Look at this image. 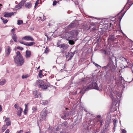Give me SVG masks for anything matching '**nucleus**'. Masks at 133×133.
I'll use <instances>...</instances> for the list:
<instances>
[{"label":"nucleus","instance_id":"obj_22","mask_svg":"<svg viewBox=\"0 0 133 133\" xmlns=\"http://www.w3.org/2000/svg\"><path fill=\"white\" fill-rule=\"evenodd\" d=\"M41 1L39 0H37L36 2L34 8H36V7L38 5V4L41 2Z\"/></svg>","mask_w":133,"mask_h":133},{"label":"nucleus","instance_id":"obj_39","mask_svg":"<svg viewBox=\"0 0 133 133\" xmlns=\"http://www.w3.org/2000/svg\"><path fill=\"white\" fill-rule=\"evenodd\" d=\"M121 131L122 133H127V131L126 130L124 129H121Z\"/></svg>","mask_w":133,"mask_h":133},{"label":"nucleus","instance_id":"obj_30","mask_svg":"<svg viewBox=\"0 0 133 133\" xmlns=\"http://www.w3.org/2000/svg\"><path fill=\"white\" fill-rule=\"evenodd\" d=\"M38 75L39 76V77L40 78H41L42 77V70H39Z\"/></svg>","mask_w":133,"mask_h":133},{"label":"nucleus","instance_id":"obj_21","mask_svg":"<svg viewBox=\"0 0 133 133\" xmlns=\"http://www.w3.org/2000/svg\"><path fill=\"white\" fill-rule=\"evenodd\" d=\"M6 81L5 79H3L0 80V85H4L6 83Z\"/></svg>","mask_w":133,"mask_h":133},{"label":"nucleus","instance_id":"obj_64","mask_svg":"<svg viewBox=\"0 0 133 133\" xmlns=\"http://www.w3.org/2000/svg\"><path fill=\"white\" fill-rule=\"evenodd\" d=\"M57 3H59V1H57Z\"/></svg>","mask_w":133,"mask_h":133},{"label":"nucleus","instance_id":"obj_32","mask_svg":"<svg viewBox=\"0 0 133 133\" xmlns=\"http://www.w3.org/2000/svg\"><path fill=\"white\" fill-rule=\"evenodd\" d=\"M1 19L3 21V22L4 24L8 22V20L7 19L4 20L3 18H1Z\"/></svg>","mask_w":133,"mask_h":133},{"label":"nucleus","instance_id":"obj_13","mask_svg":"<svg viewBox=\"0 0 133 133\" xmlns=\"http://www.w3.org/2000/svg\"><path fill=\"white\" fill-rule=\"evenodd\" d=\"M25 8L27 9H30L32 6V4L30 2H27L25 4Z\"/></svg>","mask_w":133,"mask_h":133},{"label":"nucleus","instance_id":"obj_24","mask_svg":"<svg viewBox=\"0 0 133 133\" xmlns=\"http://www.w3.org/2000/svg\"><path fill=\"white\" fill-rule=\"evenodd\" d=\"M38 92L36 91H35L33 92V94L34 95V96L35 98H37L38 97Z\"/></svg>","mask_w":133,"mask_h":133},{"label":"nucleus","instance_id":"obj_62","mask_svg":"<svg viewBox=\"0 0 133 133\" xmlns=\"http://www.w3.org/2000/svg\"><path fill=\"white\" fill-rule=\"evenodd\" d=\"M112 99H113V96H112V97H111Z\"/></svg>","mask_w":133,"mask_h":133},{"label":"nucleus","instance_id":"obj_63","mask_svg":"<svg viewBox=\"0 0 133 133\" xmlns=\"http://www.w3.org/2000/svg\"><path fill=\"white\" fill-rule=\"evenodd\" d=\"M65 0L66 1H70V0Z\"/></svg>","mask_w":133,"mask_h":133},{"label":"nucleus","instance_id":"obj_57","mask_svg":"<svg viewBox=\"0 0 133 133\" xmlns=\"http://www.w3.org/2000/svg\"><path fill=\"white\" fill-rule=\"evenodd\" d=\"M73 55H71V56H70V58H71L73 56Z\"/></svg>","mask_w":133,"mask_h":133},{"label":"nucleus","instance_id":"obj_3","mask_svg":"<svg viewBox=\"0 0 133 133\" xmlns=\"http://www.w3.org/2000/svg\"><path fill=\"white\" fill-rule=\"evenodd\" d=\"M68 33L69 34L70 36L67 38V40H72L73 38L75 37H76L78 34V31L77 30L71 31L69 32Z\"/></svg>","mask_w":133,"mask_h":133},{"label":"nucleus","instance_id":"obj_55","mask_svg":"<svg viewBox=\"0 0 133 133\" xmlns=\"http://www.w3.org/2000/svg\"><path fill=\"white\" fill-rule=\"evenodd\" d=\"M30 131H29L28 132H26L25 133H30Z\"/></svg>","mask_w":133,"mask_h":133},{"label":"nucleus","instance_id":"obj_11","mask_svg":"<svg viewBox=\"0 0 133 133\" xmlns=\"http://www.w3.org/2000/svg\"><path fill=\"white\" fill-rule=\"evenodd\" d=\"M11 35L12 38L13 39L14 41L15 42H17L18 37L16 34L15 33V32H13L12 33H11Z\"/></svg>","mask_w":133,"mask_h":133},{"label":"nucleus","instance_id":"obj_25","mask_svg":"<svg viewBox=\"0 0 133 133\" xmlns=\"http://www.w3.org/2000/svg\"><path fill=\"white\" fill-rule=\"evenodd\" d=\"M116 121L117 120L115 119H114L113 120V123L114 126V129H115V128L116 127Z\"/></svg>","mask_w":133,"mask_h":133},{"label":"nucleus","instance_id":"obj_9","mask_svg":"<svg viewBox=\"0 0 133 133\" xmlns=\"http://www.w3.org/2000/svg\"><path fill=\"white\" fill-rule=\"evenodd\" d=\"M15 12H5L3 16L5 17H10L12 15H14V14Z\"/></svg>","mask_w":133,"mask_h":133},{"label":"nucleus","instance_id":"obj_34","mask_svg":"<svg viewBox=\"0 0 133 133\" xmlns=\"http://www.w3.org/2000/svg\"><path fill=\"white\" fill-rule=\"evenodd\" d=\"M130 2L131 1H130L129 0H128V2L127 3V4H129V5L130 7L133 4V3L131 4Z\"/></svg>","mask_w":133,"mask_h":133},{"label":"nucleus","instance_id":"obj_50","mask_svg":"<svg viewBox=\"0 0 133 133\" xmlns=\"http://www.w3.org/2000/svg\"><path fill=\"white\" fill-rule=\"evenodd\" d=\"M2 4H0V10H1V8H2Z\"/></svg>","mask_w":133,"mask_h":133},{"label":"nucleus","instance_id":"obj_56","mask_svg":"<svg viewBox=\"0 0 133 133\" xmlns=\"http://www.w3.org/2000/svg\"><path fill=\"white\" fill-rule=\"evenodd\" d=\"M95 28H93L92 29V30H94L95 29Z\"/></svg>","mask_w":133,"mask_h":133},{"label":"nucleus","instance_id":"obj_60","mask_svg":"<svg viewBox=\"0 0 133 133\" xmlns=\"http://www.w3.org/2000/svg\"><path fill=\"white\" fill-rule=\"evenodd\" d=\"M39 68H40V66H39V67L37 68V69H39Z\"/></svg>","mask_w":133,"mask_h":133},{"label":"nucleus","instance_id":"obj_27","mask_svg":"<svg viewBox=\"0 0 133 133\" xmlns=\"http://www.w3.org/2000/svg\"><path fill=\"white\" fill-rule=\"evenodd\" d=\"M122 60L123 61H125L128 64L129 62V60H128L127 59H126L124 57L122 58Z\"/></svg>","mask_w":133,"mask_h":133},{"label":"nucleus","instance_id":"obj_33","mask_svg":"<svg viewBox=\"0 0 133 133\" xmlns=\"http://www.w3.org/2000/svg\"><path fill=\"white\" fill-rule=\"evenodd\" d=\"M7 128V127H6L5 125H4L3 127L2 128V131H4Z\"/></svg>","mask_w":133,"mask_h":133},{"label":"nucleus","instance_id":"obj_48","mask_svg":"<svg viewBox=\"0 0 133 133\" xmlns=\"http://www.w3.org/2000/svg\"><path fill=\"white\" fill-rule=\"evenodd\" d=\"M43 19H42V20L44 21L46 19V18H45V17L44 16V15H43Z\"/></svg>","mask_w":133,"mask_h":133},{"label":"nucleus","instance_id":"obj_15","mask_svg":"<svg viewBox=\"0 0 133 133\" xmlns=\"http://www.w3.org/2000/svg\"><path fill=\"white\" fill-rule=\"evenodd\" d=\"M5 122H6V125L7 126H8L11 124V122L9 118L6 117L5 118L4 121Z\"/></svg>","mask_w":133,"mask_h":133},{"label":"nucleus","instance_id":"obj_40","mask_svg":"<svg viewBox=\"0 0 133 133\" xmlns=\"http://www.w3.org/2000/svg\"><path fill=\"white\" fill-rule=\"evenodd\" d=\"M27 110H28L27 109H25L24 110V111H23V112H24V115H26L27 114L26 111H27Z\"/></svg>","mask_w":133,"mask_h":133},{"label":"nucleus","instance_id":"obj_37","mask_svg":"<svg viewBox=\"0 0 133 133\" xmlns=\"http://www.w3.org/2000/svg\"><path fill=\"white\" fill-rule=\"evenodd\" d=\"M57 3V1L56 0H54L53 3V5L54 6H55L56 5Z\"/></svg>","mask_w":133,"mask_h":133},{"label":"nucleus","instance_id":"obj_38","mask_svg":"<svg viewBox=\"0 0 133 133\" xmlns=\"http://www.w3.org/2000/svg\"><path fill=\"white\" fill-rule=\"evenodd\" d=\"M18 105L17 104H16L14 105V107L16 109H18Z\"/></svg>","mask_w":133,"mask_h":133},{"label":"nucleus","instance_id":"obj_18","mask_svg":"<svg viewBox=\"0 0 133 133\" xmlns=\"http://www.w3.org/2000/svg\"><path fill=\"white\" fill-rule=\"evenodd\" d=\"M116 38H115L114 35H111L109 36L108 38V40L110 39L112 41H114Z\"/></svg>","mask_w":133,"mask_h":133},{"label":"nucleus","instance_id":"obj_46","mask_svg":"<svg viewBox=\"0 0 133 133\" xmlns=\"http://www.w3.org/2000/svg\"><path fill=\"white\" fill-rule=\"evenodd\" d=\"M103 52L104 54H105V55H106L107 54V51L105 50H104L103 51Z\"/></svg>","mask_w":133,"mask_h":133},{"label":"nucleus","instance_id":"obj_5","mask_svg":"<svg viewBox=\"0 0 133 133\" xmlns=\"http://www.w3.org/2000/svg\"><path fill=\"white\" fill-rule=\"evenodd\" d=\"M107 66L110 67L112 72L114 71L116 69V67L115 65H114V63L112 60H110L109 61Z\"/></svg>","mask_w":133,"mask_h":133},{"label":"nucleus","instance_id":"obj_36","mask_svg":"<svg viewBox=\"0 0 133 133\" xmlns=\"http://www.w3.org/2000/svg\"><path fill=\"white\" fill-rule=\"evenodd\" d=\"M33 110V112H35L37 110V107H34L32 108Z\"/></svg>","mask_w":133,"mask_h":133},{"label":"nucleus","instance_id":"obj_51","mask_svg":"<svg viewBox=\"0 0 133 133\" xmlns=\"http://www.w3.org/2000/svg\"><path fill=\"white\" fill-rule=\"evenodd\" d=\"M25 109H27V105L26 104H25Z\"/></svg>","mask_w":133,"mask_h":133},{"label":"nucleus","instance_id":"obj_41","mask_svg":"<svg viewBox=\"0 0 133 133\" xmlns=\"http://www.w3.org/2000/svg\"><path fill=\"white\" fill-rule=\"evenodd\" d=\"M48 102L47 101H44V102H43V104L44 105H46L47 104Z\"/></svg>","mask_w":133,"mask_h":133},{"label":"nucleus","instance_id":"obj_16","mask_svg":"<svg viewBox=\"0 0 133 133\" xmlns=\"http://www.w3.org/2000/svg\"><path fill=\"white\" fill-rule=\"evenodd\" d=\"M25 53V56L26 58H29L31 56V51L27 50L26 51Z\"/></svg>","mask_w":133,"mask_h":133},{"label":"nucleus","instance_id":"obj_2","mask_svg":"<svg viewBox=\"0 0 133 133\" xmlns=\"http://www.w3.org/2000/svg\"><path fill=\"white\" fill-rule=\"evenodd\" d=\"M36 83H39L40 84L38 85L39 88H41L43 90H45L49 87V86L44 83L43 81L41 80H38Z\"/></svg>","mask_w":133,"mask_h":133},{"label":"nucleus","instance_id":"obj_53","mask_svg":"<svg viewBox=\"0 0 133 133\" xmlns=\"http://www.w3.org/2000/svg\"><path fill=\"white\" fill-rule=\"evenodd\" d=\"M2 50V48L0 47V53L1 52Z\"/></svg>","mask_w":133,"mask_h":133},{"label":"nucleus","instance_id":"obj_47","mask_svg":"<svg viewBox=\"0 0 133 133\" xmlns=\"http://www.w3.org/2000/svg\"><path fill=\"white\" fill-rule=\"evenodd\" d=\"M23 132V130H20V131H19L18 132L19 133H21V132Z\"/></svg>","mask_w":133,"mask_h":133},{"label":"nucleus","instance_id":"obj_42","mask_svg":"<svg viewBox=\"0 0 133 133\" xmlns=\"http://www.w3.org/2000/svg\"><path fill=\"white\" fill-rule=\"evenodd\" d=\"M26 1L27 0H22L21 2H22V3H23L24 5V3H25Z\"/></svg>","mask_w":133,"mask_h":133},{"label":"nucleus","instance_id":"obj_12","mask_svg":"<svg viewBox=\"0 0 133 133\" xmlns=\"http://www.w3.org/2000/svg\"><path fill=\"white\" fill-rule=\"evenodd\" d=\"M123 9H122L121 11H120L115 17H118V18L119 21H120L122 17L124 16L125 12L123 13H122L121 12L123 11Z\"/></svg>","mask_w":133,"mask_h":133},{"label":"nucleus","instance_id":"obj_10","mask_svg":"<svg viewBox=\"0 0 133 133\" xmlns=\"http://www.w3.org/2000/svg\"><path fill=\"white\" fill-rule=\"evenodd\" d=\"M22 39L26 40L27 41H33L34 39L32 37L30 36H26L22 38Z\"/></svg>","mask_w":133,"mask_h":133},{"label":"nucleus","instance_id":"obj_4","mask_svg":"<svg viewBox=\"0 0 133 133\" xmlns=\"http://www.w3.org/2000/svg\"><path fill=\"white\" fill-rule=\"evenodd\" d=\"M94 89L96 90H99V88L98 87L97 83L95 82H92L91 83L89 86L86 89L85 91H88L89 89Z\"/></svg>","mask_w":133,"mask_h":133},{"label":"nucleus","instance_id":"obj_17","mask_svg":"<svg viewBox=\"0 0 133 133\" xmlns=\"http://www.w3.org/2000/svg\"><path fill=\"white\" fill-rule=\"evenodd\" d=\"M23 111V109L21 107H19V109L17 112V115L19 116L20 117L21 115V113Z\"/></svg>","mask_w":133,"mask_h":133},{"label":"nucleus","instance_id":"obj_52","mask_svg":"<svg viewBox=\"0 0 133 133\" xmlns=\"http://www.w3.org/2000/svg\"><path fill=\"white\" fill-rule=\"evenodd\" d=\"M2 110V108L1 106V105H0V112Z\"/></svg>","mask_w":133,"mask_h":133},{"label":"nucleus","instance_id":"obj_54","mask_svg":"<svg viewBox=\"0 0 133 133\" xmlns=\"http://www.w3.org/2000/svg\"><path fill=\"white\" fill-rule=\"evenodd\" d=\"M68 115L67 114H65L64 115V116H65V117L66 116H68Z\"/></svg>","mask_w":133,"mask_h":133},{"label":"nucleus","instance_id":"obj_14","mask_svg":"<svg viewBox=\"0 0 133 133\" xmlns=\"http://www.w3.org/2000/svg\"><path fill=\"white\" fill-rule=\"evenodd\" d=\"M41 117L40 120L41 121H45L46 117L47 116V114L45 112H44L41 114Z\"/></svg>","mask_w":133,"mask_h":133},{"label":"nucleus","instance_id":"obj_26","mask_svg":"<svg viewBox=\"0 0 133 133\" xmlns=\"http://www.w3.org/2000/svg\"><path fill=\"white\" fill-rule=\"evenodd\" d=\"M29 76L28 74L23 75L22 76V78L23 79L26 78Z\"/></svg>","mask_w":133,"mask_h":133},{"label":"nucleus","instance_id":"obj_1","mask_svg":"<svg viewBox=\"0 0 133 133\" xmlns=\"http://www.w3.org/2000/svg\"><path fill=\"white\" fill-rule=\"evenodd\" d=\"M16 54V56L14 58V61L16 63H19L20 65H21L24 62V59L23 58L22 56L19 51H17Z\"/></svg>","mask_w":133,"mask_h":133},{"label":"nucleus","instance_id":"obj_49","mask_svg":"<svg viewBox=\"0 0 133 133\" xmlns=\"http://www.w3.org/2000/svg\"><path fill=\"white\" fill-rule=\"evenodd\" d=\"M97 117L99 119H101L100 118L101 116L100 115H98L97 116Z\"/></svg>","mask_w":133,"mask_h":133},{"label":"nucleus","instance_id":"obj_35","mask_svg":"<svg viewBox=\"0 0 133 133\" xmlns=\"http://www.w3.org/2000/svg\"><path fill=\"white\" fill-rule=\"evenodd\" d=\"M17 48L18 49L20 50H23L24 49L23 47L19 46H17Z\"/></svg>","mask_w":133,"mask_h":133},{"label":"nucleus","instance_id":"obj_8","mask_svg":"<svg viewBox=\"0 0 133 133\" xmlns=\"http://www.w3.org/2000/svg\"><path fill=\"white\" fill-rule=\"evenodd\" d=\"M19 42L21 43L28 46H31L35 44V43L34 42H27V43H25L23 41H19Z\"/></svg>","mask_w":133,"mask_h":133},{"label":"nucleus","instance_id":"obj_23","mask_svg":"<svg viewBox=\"0 0 133 133\" xmlns=\"http://www.w3.org/2000/svg\"><path fill=\"white\" fill-rule=\"evenodd\" d=\"M59 47L60 48H63L64 49H66L67 47V46L64 44H62L61 45H58L57 46Z\"/></svg>","mask_w":133,"mask_h":133},{"label":"nucleus","instance_id":"obj_29","mask_svg":"<svg viewBox=\"0 0 133 133\" xmlns=\"http://www.w3.org/2000/svg\"><path fill=\"white\" fill-rule=\"evenodd\" d=\"M23 21L22 20H18L17 21V24L18 25H20L22 24H23Z\"/></svg>","mask_w":133,"mask_h":133},{"label":"nucleus","instance_id":"obj_45","mask_svg":"<svg viewBox=\"0 0 133 133\" xmlns=\"http://www.w3.org/2000/svg\"><path fill=\"white\" fill-rule=\"evenodd\" d=\"M9 132H10L9 130L8 129L5 131V133H9Z\"/></svg>","mask_w":133,"mask_h":133},{"label":"nucleus","instance_id":"obj_59","mask_svg":"<svg viewBox=\"0 0 133 133\" xmlns=\"http://www.w3.org/2000/svg\"><path fill=\"white\" fill-rule=\"evenodd\" d=\"M81 92H82V90H81V91H80L79 92V94H81Z\"/></svg>","mask_w":133,"mask_h":133},{"label":"nucleus","instance_id":"obj_44","mask_svg":"<svg viewBox=\"0 0 133 133\" xmlns=\"http://www.w3.org/2000/svg\"><path fill=\"white\" fill-rule=\"evenodd\" d=\"M15 28H13V29H12L11 30V31L12 32V33L13 32H15L14 31H15Z\"/></svg>","mask_w":133,"mask_h":133},{"label":"nucleus","instance_id":"obj_19","mask_svg":"<svg viewBox=\"0 0 133 133\" xmlns=\"http://www.w3.org/2000/svg\"><path fill=\"white\" fill-rule=\"evenodd\" d=\"M23 5V3H22V2H21L18 4L16 5L15 7L16 8H18V9H20L21 8H22Z\"/></svg>","mask_w":133,"mask_h":133},{"label":"nucleus","instance_id":"obj_61","mask_svg":"<svg viewBox=\"0 0 133 133\" xmlns=\"http://www.w3.org/2000/svg\"><path fill=\"white\" fill-rule=\"evenodd\" d=\"M65 109L66 110H67L68 109V108H66Z\"/></svg>","mask_w":133,"mask_h":133},{"label":"nucleus","instance_id":"obj_58","mask_svg":"<svg viewBox=\"0 0 133 133\" xmlns=\"http://www.w3.org/2000/svg\"><path fill=\"white\" fill-rule=\"evenodd\" d=\"M112 25V24L111 23H110V27H111Z\"/></svg>","mask_w":133,"mask_h":133},{"label":"nucleus","instance_id":"obj_43","mask_svg":"<svg viewBox=\"0 0 133 133\" xmlns=\"http://www.w3.org/2000/svg\"><path fill=\"white\" fill-rule=\"evenodd\" d=\"M93 63L96 66H97V67H98V66H100L99 65H98V64H96L95 62H94Z\"/></svg>","mask_w":133,"mask_h":133},{"label":"nucleus","instance_id":"obj_28","mask_svg":"<svg viewBox=\"0 0 133 133\" xmlns=\"http://www.w3.org/2000/svg\"><path fill=\"white\" fill-rule=\"evenodd\" d=\"M69 43L71 45L74 44L75 43L72 40H68Z\"/></svg>","mask_w":133,"mask_h":133},{"label":"nucleus","instance_id":"obj_31","mask_svg":"<svg viewBox=\"0 0 133 133\" xmlns=\"http://www.w3.org/2000/svg\"><path fill=\"white\" fill-rule=\"evenodd\" d=\"M49 49L48 47H46L45 50L44 51V53L46 54L48 53L49 52Z\"/></svg>","mask_w":133,"mask_h":133},{"label":"nucleus","instance_id":"obj_6","mask_svg":"<svg viewBox=\"0 0 133 133\" xmlns=\"http://www.w3.org/2000/svg\"><path fill=\"white\" fill-rule=\"evenodd\" d=\"M12 49L9 46H8L5 49V57H8L10 55L11 51Z\"/></svg>","mask_w":133,"mask_h":133},{"label":"nucleus","instance_id":"obj_7","mask_svg":"<svg viewBox=\"0 0 133 133\" xmlns=\"http://www.w3.org/2000/svg\"><path fill=\"white\" fill-rule=\"evenodd\" d=\"M95 124H100V126L102 125V123L103 122V120L101 119H99L97 118H95L93 121Z\"/></svg>","mask_w":133,"mask_h":133},{"label":"nucleus","instance_id":"obj_20","mask_svg":"<svg viewBox=\"0 0 133 133\" xmlns=\"http://www.w3.org/2000/svg\"><path fill=\"white\" fill-rule=\"evenodd\" d=\"M75 26V24L74 23H71L66 27V29H70L74 28Z\"/></svg>","mask_w":133,"mask_h":133}]
</instances>
